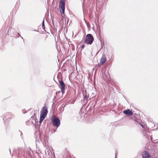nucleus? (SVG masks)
Returning <instances> with one entry per match:
<instances>
[{"label": "nucleus", "instance_id": "nucleus-1", "mask_svg": "<svg viewBox=\"0 0 158 158\" xmlns=\"http://www.w3.org/2000/svg\"><path fill=\"white\" fill-rule=\"evenodd\" d=\"M94 40V38L91 34H87L85 39L84 42L87 44H91Z\"/></svg>", "mask_w": 158, "mask_h": 158}, {"label": "nucleus", "instance_id": "nucleus-2", "mask_svg": "<svg viewBox=\"0 0 158 158\" xmlns=\"http://www.w3.org/2000/svg\"><path fill=\"white\" fill-rule=\"evenodd\" d=\"M60 10L61 14H64L65 10V0H61L59 4Z\"/></svg>", "mask_w": 158, "mask_h": 158}, {"label": "nucleus", "instance_id": "nucleus-3", "mask_svg": "<svg viewBox=\"0 0 158 158\" xmlns=\"http://www.w3.org/2000/svg\"><path fill=\"white\" fill-rule=\"evenodd\" d=\"M52 124L55 127H58L60 125V120L59 119L55 116H54L52 119Z\"/></svg>", "mask_w": 158, "mask_h": 158}, {"label": "nucleus", "instance_id": "nucleus-4", "mask_svg": "<svg viewBox=\"0 0 158 158\" xmlns=\"http://www.w3.org/2000/svg\"><path fill=\"white\" fill-rule=\"evenodd\" d=\"M12 115L10 113H6L2 115V116H1V117L2 116L3 120H4V119H5V120H10L11 117Z\"/></svg>", "mask_w": 158, "mask_h": 158}, {"label": "nucleus", "instance_id": "nucleus-5", "mask_svg": "<svg viewBox=\"0 0 158 158\" xmlns=\"http://www.w3.org/2000/svg\"><path fill=\"white\" fill-rule=\"evenodd\" d=\"M59 82L61 86V91L62 93L63 94L64 93L65 89V84L62 80L59 81Z\"/></svg>", "mask_w": 158, "mask_h": 158}, {"label": "nucleus", "instance_id": "nucleus-6", "mask_svg": "<svg viewBox=\"0 0 158 158\" xmlns=\"http://www.w3.org/2000/svg\"><path fill=\"white\" fill-rule=\"evenodd\" d=\"M142 156V158H151L150 153L146 151H145L143 152Z\"/></svg>", "mask_w": 158, "mask_h": 158}, {"label": "nucleus", "instance_id": "nucleus-7", "mask_svg": "<svg viewBox=\"0 0 158 158\" xmlns=\"http://www.w3.org/2000/svg\"><path fill=\"white\" fill-rule=\"evenodd\" d=\"M25 152L26 156H31L33 154V152L30 148L27 147L25 149Z\"/></svg>", "mask_w": 158, "mask_h": 158}, {"label": "nucleus", "instance_id": "nucleus-8", "mask_svg": "<svg viewBox=\"0 0 158 158\" xmlns=\"http://www.w3.org/2000/svg\"><path fill=\"white\" fill-rule=\"evenodd\" d=\"M47 114L41 112L40 116L39 123H41L45 118Z\"/></svg>", "mask_w": 158, "mask_h": 158}, {"label": "nucleus", "instance_id": "nucleus-9", "mask_svg": "<svg viewBox=\"0 0 158 158\" xmlns=\"http://www.w3.org/2000/svg\"><path fill=\"white\" fill-rule=\"evenodd\" d=\"M123 113L129 116L132 115L133 113L129 109L124 110L123 111Z\"/></svg>", "mask_w": 158, "mask_h": 158}, {"label": "nucleus", "instance_id": "nucleus-10", "mask_svg": "<svg viewBox=\"0 0 158 158\" xmlns=\"http://www.w3.org/2000/svg\"><path fill=\"white\" fill-rule=\"evenodd\" d=\"M83 95V96L84 100H87L89 98V95L88 93H87L86 90L82 91Z\"/></svg>", "mask_w": 158, "mask_h": 158}, {"label": "nucleus", "instance_id": "nucleus-11", "mask_svg": "<svg viewBox=\"0 0 158 158\" xmlns=\"http://www.w3.org/2000/svg\"><path fill=\"white\" fill-rule=\"evenodd\" d=\"M106 61V59L105 55L104 54H103L101 58L100 63L102 64L105 62Z\"/></svg>", "mask_w": 158, "mask_h": 158}, {"label": "nucleus", "instance_id": "nucleus-12", "mask_svg": "<svg viewBox=\"0 0 158 158\" xmlns=\"http://www.w3.org/2000/svg\"><path fill=\"white\" fill-rule=\"evenodd\" d=\"M41 112L47 114L48 112V108L45 106H44L42 109Z\"/></svg>", "mask_w": 158, "mask_h": 158}, {"label": "nucleus", "instance_id": "nucleus-13", "mask_svg": "<svg viewBox=\"0 0 158 158\" xmlns=\"http://www.w3.org/2000/svg\"><path fill=\"white\" fill-rule=\"evenodd\" d=\"M23 152V149L21 148H18V151L17 152V156H18V158L19 157V156L21 154H22Z\"/></svg>", "mask_w": 158, "mask_h": 158}, {"label": "nucleus", "instance_id": "nucleus-14", "mask_svg": "<svg viewBox=\"0 0 158 158\" xmlns=\"http://www.w3.org/2000/svg\"><path fill=\"white\" fill-rule=\"evenodd\" d=\"M46 151H47L48 154L49 153V151H50V147L49 146H47L46 149L45 150V152H46Z\"/></svg>", "mask_w": 158, "mask_h": 158}, {"label": "nucleus", "instance_id": "nucleus-15", "mask_svg": "<svg viewBox=\"0 0 158 158\" xmlns=\"http://www.w3.org/2000/svg\"><path fill=\"white\" fill-rule=\"evenodd\" d=\"M42 27L43 29L44 30L45 25H44V18L42 23Z\"/></svg>", "mask_w": 158, "mask_h": 158}, {"label": "nucleus", "instance_id": "nucleus-16", "mask_svg": "<svg viewBox=\"0 0 158 158\" xmlns=\"http://www.w3.org/2000/svg\"><path fill=\"white\" fill-rule=\"evenodd\" d=\"M102 64H101L100 63H99V64H98L96 65L95 66V67L96 68V69H98V68H99L100 67L101 65H102Z\"/></svg>", "mask_w": 158, "mask_h": 158}, {"label": "nucleus", "instance_id": "nucleus-17", "mask_svg": "<svg viewBox=\"0 0 158 158\" xmlns=\"http://www.w3.org/2000/svg\"><path fill=\"white\" fill-rule=\"evenodd\" d=\"M40 141L39 139H37L36 138V140H35V143H36V145H37L38 143H40Z\"/></svg>", "mask_w": 158, "mask_h": 158}, {"label": "nucleus", "instance_id": "nucleus-18", "mask_svg": "<svg viewBox=\"0 0 158 158\" xmlns=\"http://www.w3.org/2000/svg\"><path fill=\"white\" fill-rule=\"evenodd\" d=\"M139 123V124L141 125V126L143 128H144V126L142 125V124H141L140 123Z\"/></svg>", "mask_w": 158, "mask_h": 158}, {"label": "nucleus", "instance_id": "nucleus-19", "mask_svg": "<svg viewBox=\"0 0 158 158\" xmlns=\"http://www.w3.org/2000/svg\"><path fill=\"white\" fill-rule=\"evenodd\" d=\"M35 116H31V118L32 119H35Z\"/></svg>", "mask_w": 158, "mask_h": 158}, {"label": "nucleus", "instance_id": "nucleus-20", "mask_svg": "<svg viewBox=\"0 0 158 158\" xmlns=\"http://www.w3.org/2000/svg\"><path fill=\"white\" fill-rule=\"evenodd\" d=\"M136 118L135 115H133L132 117V118Z\"/></svg>", "mask_w": 158, "mask_h": 158}, {"label": "nucleus", "instance_id": "nucleus-21", "mask_svg": "<svg viewBox=\"0 0 158 158\" xmlns=\"http://www.w3.org/2000/svg\"><path fill=\"white\" fill-rule=\"evenodd\" d=\"M84 45H83L81 46V48H84Z\"/></svg>", "mask_w": 158, "mask_h": 158}, {"label": "nucleus", "instance_id": "nucleus-22", "mask_svg": "<svg viewBox=\"0 0 158 158\" xmlns=\"http://www.w3.org/2000/svg\"><path fill=\"white\" fill-rule=\"evenodd\" d=\"M9 151H10V149H9Z\"/></svg>", "mask_w": 158, "mask_h": 158}, {"label": "nucleus", "instance_id": "nucleus-23", "mask_svg": "<svg viewBox=\"0 0 158 158\" xmlns=\"http://www.w3.org/2000/svg\"><path fill=\"white\" fill-rule=\"evenodd\" d=\"M21 38L23 39V37H21Z\"/></svg>", "mask_w": 158, "mask_h": 158}, {"label": "nucleus", "instance_id": "nucleus-24", "mask_svg": "<svg viewBox=\"0 0 158 158\" xmlns=\"http://www.w3.org/2000/svg\"><path fill=\"white\" fill-rule=\"evenodd\" d=\"M19 36H20V35H19Z\"/></svg>", "mask_w": 158, "mask_h": 158}, {"label": "nucleus", "instance_id": "nucleus-25", "mask_svg": "<svg viewBox=\"0 0 158 158\" xmlns=\"http://www.w3.org/2000/svg\"><path fill=\"white\" fill-rule=\"evenodd\" d=\"M151 140H152V138H151Z\"/></svg>", "mask_w": 158, "mask_h": 158}]
</instances>
